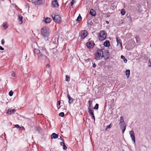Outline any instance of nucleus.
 I'll use <instances>...</instances> for the list:
<instances>
[{"instance_id":"c756f323","label":"nucleus","mask_w":151,"mask_h":151,"mask_svg":"<svg viewBox=\"0 0 151 151\" xmlns=\"http://www.w3.org/2000/svg\"><path fill=\"white\" fill-rule=\"evenodd\" d=\"M107 53L108 54V56H105V60L108 59L109 58L110 56V53L109 52H107Z\"/></svg>"},{"instance_id":"4468645a","label":"nucleus","mask_w":151,"mask_h":151,"mask_svg":"<svg viewBox=\"0 0 151 151\" xmlns=\"http://www.w3.org/2000/svg\"><path fill=\"white\" fill-rule=\"evenodd\" d=\"M96 11L93 10V9H91L89 12V14L93 16H95L96 15Z\"/></svg>"},{"instance_id":"7c9ffc66","label":"nucleus","mask_w":151,"mask_h":151,"mask_svg":"<svg viewBox=\"0 0 151 151\" xmlns=\"http://www.w3.org/2000/svg\"><path fill=\"white\" fill-rule=\"evenodd\" d=\"M8 27V26L6 23L4 24L3 25V27L5 29H6Z\"/></svg>"},{"instance_id":"f257e3e1","label":"nucleus","mask_w":151,"mask_h":151,"mask_svg":"<svg viewBox=\"0 0 151 151\" xmlns=\"http://www.w3.org/2000/svg\"><path fill=\"white\" fill-rule=\"evenodd\" d=\"M42 35L44 37H48L50 33V31L49 29L47 27H44L41 30Z\"/></svg>"},{"instance_id":"393cba45","label":"nucleus","mask_w":151,"mask_h":151,"mask_svg":"<svg viewBox=\"0 0 151 151\" xmlns=\"http://www.w3.org/2000/svg\"><path fill=\"white\" fill-rule=\"evenodd\" d=\"M88 106H88V109H91V105H92V102H91V101H89L88 102Z\"/></svg>"},{"instance_id":"7ed1b4c3","label":"nucleus","mask_w":151,"mask_h":151,"mask_svg":"<svg viewBox=\"0 0 151 151\" xmlns=\"http://www.w3.org/2000/svg\"><path fill=\"white\" fill-rule=\"evenodd\" d=\"M51 16L53 20L55 22L58 23L61 22V17L59 15L57 14H52Z\"/></svg>"},{"instance_id":"c03bdc74","label":"nucleus","mask_w":151,"mask_h":151,"mask_svg":"<svg viewBox=\"0 0 151 151\" xmlns=\"http://www.w3.org/2000/svg\"><path fill=\"white\" fill-rule=\"evenodd\" d=\"M64 142H60V145L61 146H63V145H64Z\"/></svg>"},{"instance_id":"aec40b11","label":"nucleus","mask_w":151,"mask_h":151,"mask_svg":"<svg viewBox=\"0 0 151 151\" xmlns=\"http://www.w3.org/2000/svg\"><path fill=\"white\" fill-rule=\"evenodd\" d=\"M51 19L49 17H47L45 20V22L46 23H49L51 21Z\"/></svg>"},{"instance_id":"5fc2aeb1","label":"nucleus","mask_w":151,"mask_h":151,"mask_svg":"<svg viewBox=\"0 0 151 151\" xmlns=\"http://www.w3.org/2000/svg\"><path fill=\"white\" fill-rule=\"evenodd\" d=\"M106 23H107V24H108L109 23V22L108 21H106Z\"/></svg>"},{"instance_id":"de8ad7c7","label":"nucleus","mask_w":151,"mask_h":151,"mask_svg":"<svg viewBox=\"0 0 151 151\" xmlns=\"http://www.w3.org/2000/svg\"><path fill=\"white\" fill-rule=\"evenodd\" d=\"M128 17L129 18V20L130 21H132V18H131V17L130 16H128Z\"/></svg>"},{"instance_id":"39448f33","label":"nucleus","mask_w":151,"mask_h":151,"mask_svg":"<svg viewBox=\"0 0 151 151\" xmlns=\"http://www.w3.org/2000/svg\"><path fill=\"white\" fill-rule=\"evenodd\" d=\"M32 1L35 5L43 4L45 3V0H32Z\"/></svg>"},{"instance_id":"5701e85b","label":"nucleus","mask_w":151,"mask_h":151,"mask_svg":"<svg viewBox=\"0 0 151 151\" xmlns=\"http://www.w3.org/2000/svg\"><path fill=\"white\" fill-rule=\"evenodd\" d=\"M18 19H19V21H20L21 22V23H22L23 21H22V17L21 16V15H19L18 17Z\"/></svg>"},{"instance_id":"0eeeda50","label":"nucleus","mask_w":151,"mask_h":151,"mask_svg":"<svg viewBox=\"0 0 151 151\" xmlns=\"http://www.w3.org/2000/svg\"><path fill=\"white\" fill-rule=\"evenodd\" d=\"M88 35L87 31L85 30H82L80 33V36L82 39H84Z\"/></svg>"},{"instance_id":"1a4fd4ad","label":"nucleus","mask_w":151,"mask_h":151,"mask_svg":"<svg viewBox=\"0 0 151 151\" xmlns=\"http://www.w3.org/2000/svg\"><path fill=\"white\" fill-rule=\"evenodd\" d=\"M129 134L130 135V137L132 139V141L133 142L134 144H135V141L134 137V132L131 130L129 132Z\"/></svg>"},{"instance_id":"8fccbe9b","label":"nucleus","mask_w":151,"mask_h":151,"mask_svg":"<svg viewBox=\"0 0 151 151\" xmlns=\"http://www.w3.org/2000/svg\"><path fill=\"white\" fill-rule=\"evenodd\" d=\"M90 23H91V22L89 20H88V21L87 22V23L88 24H90Z\"/></svg>"},{"instance_id":"473e14b6","label":"nucleus","mask_w":151,"mask_h":151,"mask_svg":"<svg viewBox=\"0 0 151 151\" xmlns=\"http://www.w3.org/2000/svg\"><path fill=\"white\" fill-rule=\"evenodd\" d=\"M13 92L12 90H11L9 92V96H12L13 95Z\"/></svg>"},{"instance_id":"ea45409f","label":"nucleus","mask_w":151,"mask_h":151,"mask_svg":"<svg viewBox=\"0 0 151 151\" xmlns=\"http://www.w3.org/2000/svg\"><path fill=\"white\" fill-rule=\"evenodd\" d=\"M15 127L16 128H21L20 126H19L18 124H16L15 125Z\"/></svg>"},{"instance_id":"72a5a7b5","label":"nucleus","mask_w":151,"mask_h":151,"mask_svg":"<svg viewBox=\"0 0 151 151\" xmlns=\"http://www.w3.org/2000/svg\"><path fill=\"white\" fill-rule=\"evenodd\" d=\"M11 76L14 77L16 76V75L14 71H12V73Z\"/></svg>"},{"instance_id":"a878e982","label":"nucleus","mask_w":151,"mask_h":151,"mask_svg":"<svg viewBox=\"0 0 151 151\" xmlns=\"http://www.w3.org/2000/svg\"><path fill=\"white\" fill-rule=\"evenodd\" d=\"M73 98L71 97V98H69V101H68L69 103L70 104H72L73 102Z\"/></svg>"},{"instance_id":"f03ea898","label":"nucleus","mask_w":151,"mask_h":151,"mask_svg":"<svg viewBox=\"0 0 151 151\" xmlns=\"http://www.w3.org/2000/svg\"><path fill=\"white\" fill-rule=\"evenodd\" d=\"M103 53L102 50L98 49L97 50L95 53V59L96 60L101 59L103 57Z\"/></svg>"},{"instance_id":"37998d69","label":"nucleus","mask_w":151,"mask_h":151,"mask_svg":"<svg viewBox=\"0 0 151 151\" xmlns=\"http://www.w3.org/2000/svg\"><path fill=\"white\" fill-rule=\"evenodd\" d=\"M56 52L55 51H54L53 50V55H52V56H54L55 55H56Z\"/></svg>"},{"instance_id":"6e6552de","label":"nucleus","mask_w":151,"mask_h":151,"mask_svg":"<svg viewBox=\"0 0 151 151\" xmlns=\"http://www.w3.org/2000/svg\"><path fill=\"white\" fill-rule=\"evenodd\" d=\"M44 45V44H43L42 45H39L38 47L42 51V52H43V54L45 53L46 54H47V51L46 48L45 47Z\"/></svg>"},{"instance_id":"c85d7f7f","label":"nucleus","mask_w":151,"mask_h":151,"mask_svg":"<svg viewBox=\"0 0 151 151\" xmlns=\"http://www.w3.org/2000/svg\"><path fill=\"white\" fill-rule=\"evenodd\" d=\"M65 80L67 81H70V77L68 75H66L65 76Z\"/></svg>"},{"instance_id":"ddd939ff","label":"nucleus","mask_w":151,"mask_h":151,"mask_svg":"<svg viewBox=\"0 0 151 151\" xmlns=\"http://www.w3.org/2000/svg\"><path fill=\"white\" fill-rule=\"evenodd\" d=\"M116 41L117 42V45L119 46H120L121 47V49L122 48V42L121 40L120 39H118L117 37H116Z\"/></svg>"},{"instance_id":"423d86ee","label":"nucleus","mask_w":151,"mask_h":151,"mask_svg":"<svg viewBox=\"0 0 151 151\" xmlns=\"http://www.w3.org/2000/svg\"><path fill=\"white\" fill-rule=\"evenodd\" d=\"M45 54H46L45 53L43 54V52H41L40 53V54H38V58L40 60H45L47 58V57L45 55ZM47 54L48 55V54Z\"/></svg>"},{"instance_id":"a18cd8bd","label":"nucleus","mask_w":151,"mask_h":151,"mask_svg":"<svg viewBox=\"0 0 151 151\" xmlns=\"http://www.w3.org/2000/svg\"><path fill=\"white\" fill-rule=\"evenodd\" d=\"M60 101H58V103L57 104V106H59L60 105Z\"/></svg>"},{"instance_id":"2f4dec72","label":"nucleus","mask_w":151,"mask_h":151,"mask_svg":"<svg viewBox=\"0 0 151 151\" xmlns=\"http://www.w3.org/2000/svg\"><path fill=\"white\" fill-rule=\"evenodd\" d=\"M99 108V104H96L95 106L94 107L93 109H98Z\"/></svg>"},{"instance_id":"79ce46f5","label":"nucleus","mask_w":151,"mask_h":151,"mask_svg":"<svg viewBox=\"0 0 151 151\" xmlns=\"http://www.w3.org/2000/svg\"><path fill=\"white\" fill-rule=\"evenodd\" d=\"M4 39H2L1 40V44L2 45H4Z\"/></svg>"},{"instance_id":"4d7b16f0","label":"nucleus","mask_w":151,"mask_h":151,"mask_svg":"<svg viewBox=\"0 0 151 151\" xmlns=\"http://www.w3.org/2000/svg\"><path fill=\"white\" fill-rule=\"evenodd\" d=\"M107 52H108L107 51H106V56H108V54L107 53Z\"/></svg>"},{"instance_id":"e433bc0d","label":"nucleus","mask_w":151,"mask_h":151,"mask_svg":"<svg viewBox=\"0 0 151 151\" xmlns=\"http://www.w3.org/2000/svg\"><path fill=\"white\" fill-rule=\"evenodd\" d=\"M92 67L93 68H94L96 66V65L95 64V63L94 62H92Z\"/></svg>"},{"instance_id":"09e8293b","label":"nucleus","mask_w":151,"mask_h":151,"mask_svg":"<svg viewBox=\"0 0 151 151\" xmlns=\"http://www.w3.org/2000/svg\"><path fill=\"white\" fill-rule=\"evenodd\" d=\"M60 139L62 141V142H64L63 139L60 136Z\"/></svg>"},{"instance_id":"f8f14e48","label":"nucleus","mask_w":151,"mask_h":151,"mask_svg":"<svg viewBox=\"0 0 151 151\" xmlns=\"http://www.w3.org/2000/svg\"><path fill=\"white\" fill-rule=\"evenodd\" d=\"M16 111V110L15 109H9L7 110L6 113L10 115L14 113Z\"/></svg>"},{"instance_id":"b1692460","label":"nucleus","mask_w":151,"mask_h":151,"mask_svg":"<svg viewBox=\"0 0 151 151\" xmlns=\"http://www.w3.org/2000/svg\"><path fill=\"white\" fill-rule=\"evenodd\" d=\"M121 58L123 59L125 63H126L127 61V60L125 58V57L123 56V55H121Z\"/></svg>"},{"instance_id":"f3484780","label":"nucleus","mask_w":151,"mask_h":151,"mask_svg":"<svg viewBox=\"0 0 151 151\" xmlns=\"http://www.w3.org/2000/svg\"><path fill=\"white\" fill-rule=\"evenodd\" d=\"M88 112L89 114L91 115V116H93L94 111L93 110L91 109H88Z\"/></svg>"},{"instance_id":"a19ab883","label":"nucleus","mask_w":151,"mask_h":151,"mask_svg":"<svg viewBox=\"0 0 151 151\" xmlns=\"http://www.w3.org/2000/svg\"><path fill=\"white\" fill-rule=\"evenodd\" d=\"M126 128H125V127H124V128H123L122 129H122V132L123 133L124 132L126 129Z\"/></svg>"},{"instance_id":"864d4df0","label":"nucleus","mask_w":151,"mask_h":151,"mask_svg":"<svg viewBox=\"0 0 151 151\" xmlns=\"http://www.w3.org/2000/svg\"><path fill=\"white\" fill-rule=\"evenodd\" d=\"M92 117V118H93L94 120H95V116H94V114H93V116H91Z\"/></svg>"},{"instance_id":"603ef678","label":"nucleus","mask_w":151,"mask_h":151,"mask_svg":"<svg viewBox=\"0 0 151 151\" xmlns=\"http://www.w3.org/2000/svg\"><path fill=\"white\" fill-rule=\"evenodd\" d=\"M46 66L47 67H49V68L50 67V65L49 64H47V65H46Z\"/></svg>"},{"instance_id":"58836bf2","label":"nucleus","mask_w":151,"mask_h":151,"mask_svg":"<svg viewBox=\"0 0 151 151\" xmlns=\"http://www.w3.org/2000/svg\"><path fill=\"white\" fill-rule=\"evenodd\" d=\"M63 149L64 150H66L67 149V147L66 146V145H65V144L64 143V145H63Z\"/></svg>"},{"instance_id":"6e6d98bb","label":"nucleus","mask_w":151,"mask_h":151,"mask_svg":"<svg viewBox=\"0 0 151 151\" xmlns=\"http://www.w3.org/2000/svg\"><path fill=\"white\" fill-rule=\"evenodd\" d=\"M38 128L40 130L41 129V128L40 127H39Z\"/></svg>"},{"instance_id":"20e7f679","label":"nucleus","mask_w":151,"mask_h":151,"mask_svg":"<svg viewBox=\"0 0 151 151\" xmlns=\"http://www.w3.org/2000/svg\"><path fill=\"white\" fill-rule=\"evenodd\" d=\"M106 33L104 31H100L99 37V40H103L106 39Z\"/></svg>"},{"instance_id":"9d476101","label":"nucleus","mask_w":151,"mask_h":151,"mask_svg":"<svg viewBox=\"0 0 151 151\" xmlns=\"http://www.w3.org/2000/svg\"><path fill=\"white\" fill-rule=\"evenodd\" d=\"M58 0H52V7H58L59 6V4L57 2Z\"/></svg>"},{"instance_id":"f704fd0d","label":"nucleus","mask_w":151,"mask_h":151,"mask_svg":"<svg viewBox=\"0 0 151 151\" xmlns=\"http://www.w3.org/2000/svg\"><path fill=\"white\" fill-rule=\"evenodd\" d=\"M59 116L61 117H63L64 116V112H62L59 114Z\"/></svg>"},{"instance_id":"4c0bfd02","label":"nucleus","mask_w":151,"mask_h":151,"mask_svg":"<svg viewBox=\"0 0 151 151\" xmlns=\"http://www.w3.org/2000/svg\"><path fill=\"white\" fill-rule=\"evenodd\" d=\"M75 3V1L73 0H72L70 3L71 6H72L74 3Z\"/></svg>"},{"instance_id":"4be33fe9","label":"nucleus","mask_w":151,"mask_h":151,"mask_svg":"<svg viewBox=\"0 0 151 151\" xmlns=\"http://www.w3.org/2000/svg\"><path fill=\"white\" fill-rule=\"evenodd\" d=\"M123 119L124 117L123 116H122L120 117V119L119 120V124H121L122 123H124V121Z\"/></svg>"},{"instance_id":"a211bd4d","label":"nucleus","mask_w":151,"mask_h":151,"mask_svg":"<svg viewBox=\"0 0 151 151\" xmlns=\"http://www.w3.org/2000/svg\"><path fill=\"white\" fill-rule=\"evenodd\" d=\"M119 125L120 126L121 129H122L123 128H124V127L126 128L127 126L126 124H124V123L119 124Z\"/></svg>"},{"instance_id":"dca6fc26","label":"nucleus","mask_w":151,"mask_h":151,"mask_svg":"<svg viewBox=\"0 0 151 151\" xmlns=\"http://www.w3.org/2000/svg\"><path fill=\"white\" fill-rule=\"evenodd\" d=\"M104 46L107 47H109L110 46V42L108 40H106L104 44Z\"/></svg>"},{"instance_id":"412c9836","label":"nucleus","mask_w":151,"mask_h":151,"mask_svg":"<svg viewBox=\"0 0 151 151\" xmlns=\"http://www.w3.org/2000/svg\"><path fill=\"white\" fill-rule=\"evenodd\" d=\"M126 75L127 78H128L129 76L130 71L129 70H127L126 71Z\"/></svg>"},{"instance_id":"bb28decb","label":"nucleus","mask_w":151,"mask_h":151,"mask_svg":"<svg viewBox=\"0 0 151 151\" xmlns=\"http://www.w3.org/2000/svg\"><path fill=\"white\" fill-rule=\"evenodd\" d=\"M112 126L111 123L109 125L107 126L105 129L106 130H107V129L110 128Z\"/></svg>"},{"instance_id":"6ab92c4d","label":"nucleus","mask_w":151,"mask_h":151,"mask_svg":"<svg viewBox=\"0 0 151 151\" xmlns=\"http://www.w3.org/2000/svg\"><path fill=\"white\" fill-rule=\"evenodd\" d=\"M34 52L35 53L37 54L38 55V54L41 52L39 50L35 48L34 50Z\"/></svg>"},{"instance_id":"cd10ccee","label":"nucleus","mask_w":151,"mask_h":151,"mask_svg":"<svg viewBox=\"0 0 151 151\" xmlns=\"http://www.w3.org/2000/svg\"><path fill=\"white\" fill-rule=\"evenodd\" d=\"M126 12L124 9H122L121 10V14L122 15H124L125 14Z\"/></svg>"},{"instance_id":"c9c22d12","label":"nucleus","mask_w":151,"mask_h":151,"mask_svg":"<svg viewBox=\"0 0 151 151\" xmlns=\"http://www.w3.org/2000/svg\"><path fill=\"white\" fill-rule=\"evenodd\" d=\"M81 16L80 15H79L78 16V17H77V19H76V20H77L78 21H79L81 20Z\"/></svg>"},{"instance_id":"49530a36","label":"nucleus","mask_w":151,"mask_h":151,"mask_svg":"<svg viewBox=\"0 0 151 151\" xmlns=\"http://www.w3.org/2000/svg\"><path fill=\"white\" fill-rule=\"evenodd\" d=\"M0 50H4V48L2 47L1 46H0Z\"/></svg>"},{"instance_id":"3c124183","label":"nucleus","mask_w":151,"mask_h":151,"mask_svg":"<svg viewBox=\"0 0 151 151\" xmlns=\"http://www.w3.org/2000/svg\"><path fill=\"white\" fill-rule=\"evenodd\" d=\"M68 99H69V98H71V97H70V96L69 95V94L68 93Z\"/></svg>"},{"instance_id":"2eb2a0df","label":"nucleus","mask_w":151,"mask_h":151,"mask_svg":"<svg viewBox=\"0 0 151 151\" xmlns=\"http://www.w3.org/2000/svg\"><path fill=\"white\" fill-rule=\"evenodd\" d=\"M58 135L55 133H53L52 134L51 137V138L55 139L58 137Z\"/></svg>"},{"instance_id":"9b49d317","label":"nucleus","mask_w":151,"mask_h":151,"mask_svg":"<svg viewBox=\"0 0 151 151\" xmlns=\"http://www.w3.org/2000/svg\"><path fill=\"white\" fill-rule=\"evenodd\" d=\"M94 45V43L92 41H90L87 43V46L89 48H92Z\"/></svg>"}]
</instances>
